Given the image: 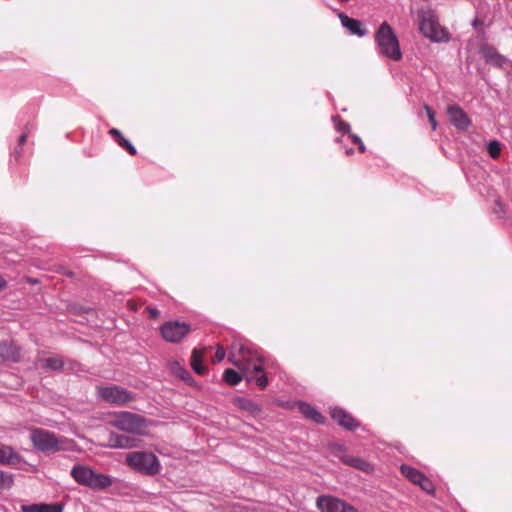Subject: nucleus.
I'll list each match as a JSON object with an SVG mask.
<instances>
[{
  "label": "nucleus",
  "mask_w": 512,
  "mask_h": 512,
  "mask_svg": "<svg viewBox=\"0 0 512 512\" xmlns=\"http://www.w3.org/2000/svg\"><path fill=\"white\" fill-rule=\"evenodd\" d=\"M229 361L241 370L247 381H254L261 388L268 385V379L263 373V358L257 350L234 344L229 355Z\"/></svg>",
  "instance_id": "obj_1"
},
{
  "label": "nucleus",
  "mask_w": 512,
  "mask_h": 512,
  "mask_svg": "<svg viewBox=\"0 0 512 512\" xmlns=\"http://www.w3.org/2000/svg\"><path fill=\"white\" fill-rule=\"evenodd\" d=\"M375 43L380 56L393 61H399L402 58L398 38L387 22H383L376 31Z\"/></svg>",
  "instance_id": "obj_2"
},
{
  "label": "nucleus",
  "mask_w": 512,
  "mask_h": 512,
  "mask_svg": "<svg viewBox=\"0 0 512 512\" xmlns=\"http://www.w3.org/2000/svg\"><path fill=\"white\" fill-rule=\"evenodd\" d=\"M70 474L78 484L93 490H104L113 484V479L110 476L97 473L90 467L81 464L74 465Z\"/></svg>",
  "instance_id": "obj_3"
},
{
  "label": "nucleus",
  "mask_w": 512,
  "mask_h": 512,
  "mask_svg": "<svg viewBox=\"0 0 512 512\" xmlns=\"http://www.w3.org/2000/svg\"><path fill=\"white\" fill-rule=\"evenodd\" d=\"M419 29L424 37L432 42H447L450 34L446 28L440 25L438 18L431 9H421L418 12Z\"/></svg>",
  "instance_id": "obj_4"
},
{
  "label": "nucleus",
  "mask_w": 512,
  "mask_h": 512,
  "mask_svg": "<svg viewBox=\"0 0 512 512\" xmlns=\"http://www.w3.org/2000/svg\"><path fill=\"white\" fill-rule=\"evenodd\" d=\"M126 464L143 475L154 476L160 473L161 464L152 452L134 451L126 454Z\"/></svg>",
  "instance_id": "obj_5"
},
{
  "label": "nucleus",
  "mask_w": 512,
  "mask_h": 512,
  "mask_svg": "<svg viewBox=\"0 0 512 512\" xmlns=\"http://www.w3.org/2000/svg\"><path fill=\"white\" fill-rule=\"evenodd\" d=\"M112 425L127 433L144 434L146 430V420L134 413L122 411L115 415Z\"/></svg>",
  "instance_id": "obj_6"
},
{
  "label": "nucleus",
  "mask_w": 512,
  "mask_h": 512,
  "mask_svg": "<svg viewBox=\"0 0 512 512\" xmlns=\"http://www.w3.org/2000/svg\"><path fill=\"white\" fill-rule=\"evenodd\" d=\"M96 392L99 399L116 406H125L135 398L132 392L118 385L98 386Z\"/></svg>",
  "instance_id": "obj_7"
},
{
  "label": "nucleus",
  "mask_w": 512,
  "mask_h": 512,
  "mask_svg": "<svg viewBox=\"0 0 512 512\" xmlns=\"http://www.w3.org/2000/svg\"><path fill=\"white\" fill-rule=\"evenodd\" d=\"M33 446L41 452L55 451L59 443L54 433L44 429H33L30 434Z\"/></svg>",
  "instance_id": "obj_8"
},
{
  "label": "nucleus",
  "mask_w": 512,
  "mask_h": 512,
  "mask_svg": "<svg viewBox=\"0 0 512 512\" xmlns=\"http://www.w3.org/2000/svg\"><path fill=\"white\" fill-rule=\"evenodd\" d=\"M190 332V326L178 321H168L160 328L163 339L170 343L180 342Z\"/></svg>",
  "instance_id": "obj_9"
},
{
  "label": "nucleus",
  "mask_w": 512,
  "mask_h": 512,
  "mask_svg": "<svg viewBox=\"0 0 512 512\" xmlns=\"http://www.w3.org/2000/svg\"><path fill=\"white\" fill-rule=\"evenodd\" d=\"M400 470L406 478L413 484L418 485L426 493L432 494L435 491L432 481L421 471L405 464L401 465Z\"/></svg>",
  "instance_id": "obj_10"
},
{
  "label": "nucleus",
  "mask_w": 512,
  "mask_h": 512,
  "mask_svg": "<svg viewBox=\"0 0 512 512\" xmlns=\"http://www.w3.org/2000/svg\"><path fill=\"white\" fill-rule=\"evenodd\" d=\"M317 507L321 512H357L353 506L331 496H320Z\"/></svg>",
  "instance_id": "obj_11"
},
{
  "label": "nucleus",
  "mask_w": 512,
  "mask_h": 512,
  "mask_svg": "<svg viewBox=\"0 0 512 512\" xmlns=\"http://www.w3.org/2000/svg\"><path fill=\"white\" fill-rule=\"evenodd\" d=\"M447 115L450 122L460 130H466L471 125V120L462 108L457 105H451L447 108Z\"/></svg>",
  "instance_id": "obj_12"
},
{
  "label": "nucleus",
  "mask_w": 512,
  "mask_h": 512,
  "mask_svg": "<svg viewBox=\"0 0 512 512\" xmlns=\"http://www.w3.org/2000/svg\"><path fill=\"white\" fill-rule=\"evenodd\" d=\"M481 57L490 65L502 68L508 62L507 58L499 54L497 50L488 44H483L480 47Z\"/></svg>",
  "instance_id": "obj_13"
},
{
  "label": "nucleus",
  "mask_w": 512,
  "mask_h": 512,
  "mask_svg": "<svg viewBox=\"0 0 512 512\" xmlns=\"http://www.w3.org/2000/svg\"><path fill=\"white\" fill-rule=\"evenodd\" d=\"M24 463L23 457L9 445L0 444V465L18 467Z\"/></svg>",
  "instance_id": "obj_14"
},
{
  "label": "nucleus",
  "mask_w": 512,
  "mask_h": 512,
  "mask_svg": "<svg viewBox=\"0 0 512 512\" xmlns=\"http://www.w3.org/2000/svg\"><path fill=\"white\" fill-rule=\"evenodd\" d=\"M331 417L342 427L348 430H354L359 426L355 418L341 408H333L330 412Z\"/></svg>",
  "instance_id": "obj_15"
},
{
  "label": "nucleus",
  "mask_w": 512,
  "mask_h": 512,
  "mask_svg": "<svg viewBox=\"0 0 512 512\" xmlns=\"http://www.w3.org/2000/svg\"><path fill=\"white\" fill-rule=\"evenodd\" d=\"M338 17L341 20L342 25L350 31L351 34L358 35L360 37L366 35V29L363 28L362 22L353 18L348 17L343 13H339Z\"/></svg>",
  "instance_id": "obj_16"
},
{
  "label": "nucleus",
  "mask_w": 512,
  "mask_h": 512,
  "mask_svg": "<svg viewBox=\"0 0 512 512\" xmlns=\"http://www.w3.org/2000/svg\"><path fill=\"white\" fill-rule=\"evenodd\" d=\"M0 358L4 361H17L19 359L17 345L13 341L0 342Z\"/></svg>",
  "instance_id": "obj_17"
},
{
  "label": "nucleus",
  "mask_w": 512,
  "mask_h": 512,
  "mask_svg": "<svg viewBox=\"0 0 512 512\" xmlns=\"http://www.w3.org/2000/svg\"><path fill=\"white\" fill-rule=\"evenodd\" d=\"M342 460L345 464L354 467L358 470H361L365 473H372L374 470L373 465L371 463L356 456H344Z\"/></svg>",
  "instance_id": "obj_18"
},
{
  "label": "nucleus",
  "mask_w": 512,
  "mask_h": 512,
  "mask_svg": "<svg viewBox=\"0 0 512 512\" xmlns=\"http://www.w3.org/2000/svg\"><path fill=\"white\" fill-rule=\"evenodd\" d=\"M232 404L238 409L248 412L250 414H256L260 412V407L251 399L245 397H235L232 399Z\"/></svg>",
  "instance_id": "obj_19"
},
{
  "label": "nucleus",
  "mask_w": 512,
  "mask_h": 512,
  "mask_svg": "<svg viewBox=\"0 0 512 512\" xmlns=\"http://www.w3.org/2000/svg\"><path fill=\"white\" fill-rule=\"evenodd\" d=\"M109 134L111 137L118 143L120 147L127 150V152L131 155H135L137 153L136 148L133 146V144L126 139L120 130L116 128H112L109 130Z\"/></svg>",
  "instance_id": "obj_20"
},
{
  "label": "nucleus",
  "mask_w": 512,
  "mask_h": 512,
  "mask_svg": "<svg viewBox=\"0 0 512 512\" xmlns=\"http://www.w3.org/2000/svg\"><path fill=\"white\" fill-rule=\"evenodd\" d=\"M300 412L307 418L316 423H323L324 417L312 405L307 403H299Z\"/></svg>",
  "instance_id": "obj_21"
},
{
  "label": "nucleus",
  "mask_w": 512,
  "mask_h": 512,
  "mask_svg": "<svg viewBox=\"0 0 512 512\" xmlns=\"http://www.w3.org/2000/svg\"><path fill=\"white\" fill-rule=\"evenodd\" d=\"M134 442V439L126 436H111L110 438V446L114 448H131L135 445Z\"/></svg>",
  "instance_id": "obj_22"
},
{
  "label": "nucleus",
  "mask_w": 512,
  "mask_h": 512,
  "mask_svg": "<svg viewBox=\"0 0 512 512\" xmlns=\"http://www.w3.org/2000/svg\"><path fill=\"white\" fill-rule=\"evenodd\" d=\"M169 370L173 375H175L181 380H191L188 371H186L185 368L178 361L171 362L169 364Z\"/></svg>",
  "instance_id": "obj_23"
},
{
  "label": "nucleus",
  "mask_w": 512,
  "mask_h": 512,
  "mask_svg": "<svg viewBox=\"0 0 512 512\" xmlns=\"http://www.w3.org/2000/svg\"><path fill=\"white\" fill-rule=\"evenodd\" d=\"M223 378L225 382L231 386L239 384L242 380V376L233 369H226Z\"/></svg>",
  "instance_id": "obj_24"
},
{
  "label": "nucleus",
  "mask_w": 512,
  "mask_h": 512,
  "mask_svg": "<svg viewBox=\"0 0 512 512\" xmlns=\"http://www.w3.org/2000/svg\"><path fill=\"white\" fill-rule=\"evenodd\" d=\"M14 483L11 473L0 470V490H9Z\"/></svg>",
  "instance_id": "obj_25"
},
{
  "label": "nucleus",
  "mask_w": 512,
  "mask_h": 512,
  "mask_svg": "<svg viewBox=\"0 0 512 512\" xmlns=\"http://www.w3.org/2000/svg\"><path fill=\"white\" fill-rule=\"evenodd\" d=\"M207 371L206 366L202 363L201 353L194 349V373L205 374Z\"/></svg>",
  "instance_id": "obj_26"
},
{
  "label": "nucleus",
  "mask_w": 512,
  "mask_h": 512,
  "mask_svg": "<svg viewBox=\"0 0 512 512\" xmlns=\"http://www.w3.org/2000/svg\"><path fill=\"white\" fill-rule=\"evenodd\" d=\"M43 366L51 370H60L63 366L61 358L52 357L43 360Z\"/></svg>",
  "instance_id": "obj_27"
},
{
  "label": "nucleus",
  "mask_w": 512,
  "mask_h": 512,
  "mask_svg": "<svg viewBox=\"0 0 512 512\" xmlns=\"http://www.w3.org/2000/svg\"><path fill=\"white\" fill-rule=\"evenodd\" d=\"M487 151L492 158H497L500 155L501 147L498 141H491L487 145Z\"/></svg>",
  "instance_id": "obj_28"
},
{
  "label": "nucleus",
  "mask_w": 512,
  "mask_h": 512,
  "mask_svg": "<svg viewBox=\"0 0 512 512\" xmlns=\"http://www.w3.org/2000/svg\"><path fill=\"white\" fill-rule=\"evenodd\" d=\"M333 121L335 123V128L338 132L343 134L350 132V125L344 121H342L339 117H334Z\"/></svg>",
  "instance_id": "obj_29"
},
{
  "label": "nucleus",
  "mask_w": 512,
  "mask_h": 512,
  "mask_svg": "<svg viewBox=\"0 0 512 512\" xmlns=\"http://www.w3.org/2000/svg\"><path fill=\"white\" fill-rule=\"evenodd\" d=\"M21 512H46L45 504H31L21 506Z\"/></svg>",
  "instance_id": "obj_30"
},
{
  "label": "nucleus",
  "mask_w": 512,
  "mask_h": 512,
  "mask_svg": "<svg viewBox=\"0 0 512 512\" xmlns=\"http://www.w3.org/2000/svg\"><path fill=\"white\" fill-rule=\"evenodd\" d=\"M424 109L426 110L429 122L431 124V127L433 130H436L437 128V121L435 119V113L434 111L427 105L424 106Z\"/></svg>",
  "instance_id": "obj_31"
},
{
  "label": "nucleus",
  "mask_w": 512,
  "mask_h": 512,
  "mask_svg": "<svg viewBox=\"0 0 512 512\" xmlns=\"http://www.w3.org/2000/svg\"><path fill=\"white\" fill-rule=\"evenodd\" d=\"M348 134H349V138L352 140V142L358 145L359 151L361 153H364L366 150V147H365L363 141L361 140V138L359 136H357L356 134H351L350 132Z\"/></svg>",
  "instance_id": "obj_32"
},
{
  "label": "nucleus",
  "mask_w": 512,
  "mask_h": 512,
  "mask_svg": "<svg viewBox=\"0 0 512 512\" xmlns=\"http://www.w3.org/2000/svg\"><path fill=\"white\" fill-rule=\"evenodd\" d=\"M225 350L223 347H218L216 353H215V357L213 359L214 362H221L224 358H225Z\"/></svg>",
  "instance_id": "obj_33"
},
{
  "label": "nucleus",
  "mask_w": 512,
  "mask_h": 512,
  "mask_svg": "<svg viewBox=\"0 0 512 512\" xmlns=\"http://www.w3.org/2000/svg\"><path fill=\"white\" fill-rule=\"evenodd\" d=\"M46 512H63V507L57 504H45Z\"/></svg>",
  "instance_id": "obj_34"
},
{
  "label": "nucleus",
  "mask_w": 512,
  "mask_h": 512,
  "mask_svg": "<svg viewBox=\"0 0 512 512\" xmlns=\"http://www.w3.org/2000/svg\"><path fill=\"white\" fill-rule=\"evenodd\" d=\"M26 139H27V135L26 134H22L20 137H19V145H23L25 142H26Z\"/></svg>",
  "instance_id": "obj_35"
},
{
  "label": "nucleus",
  "mask_w": 512,
  "mask_h": 512,
  "mask_svg": "<svg viewBox=\"0 0 512 512\" xmlns=\"http://www.w3.org/2000/svg\"><path fill=\"white\" fill-rule=\"evenodd\" d=\"M6 286V281L0 277V290L3 289Z\"/></svg>",
  "instance_id": "obj_36"
},
{
  "label": "nucleus",
  "mask_w": 512,
  "mask_h": 512,
  "mask_svg": "<svg viewBox=\"0 0 512 512\" xmlns=\"http://www.w3.org/2000/svg\"><path fill=\"white\" fill-rule=\"evenodd\" d=\"M477 25H478V20H477V19H475V20L473 21V26H475V27H476Z\"/></svg>",
  "instance_id": "obj_37"
},
{
  "label": "nucleus",
  "mask_w": 512,
  "mask_h": 512,
  "mask_svg": "<svg viewBox=\"0 0 512 512\" xmlns=\"http://www.w3.org/2000/svg\"><path fill=\"white\" fill-rule=\"evenodd\" d=\"M352 152H353V151H352V149H348V150H346V153H347V154H351Z\"/></svg>",
  "instance_id": "obj_38"
}]
</instances>
